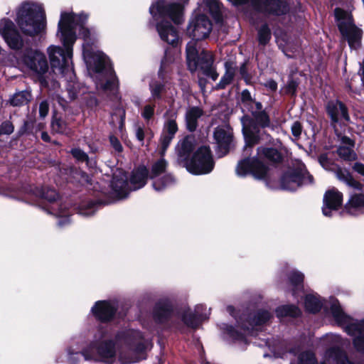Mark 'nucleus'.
I'll use <instances>...</instances> for the list:
<instances>
[{
	"mask_svg": "<svg viewBox=\"0 0 364 364\" xmlns=\"http://www.w3.org/2000/svg\"><path fill=\"white\" fill-rule=\"evenodd\" d=\"M241 100L244 106L247 107L250 111L256 108L257 110H260L262 105L260 102H256L251 96L250 92L247 90H244L241 93Z\"/></svg>",
	"mask_w": 364,
	"mask_h": 364,
	"instance_id": "72a5a7b5",
	"label": "nucleus"
},
{
	"mask_svg": "<svg viewBox=\"0 0 364 364\" xmlns=\"http://www.w3.org/2000/svg\"><path fill=\"white\" fill-rule=\"evenodd\" d=\"M136 136L137 139L139 141H141V142L144 141V129L141 127H138L136 128Z\"/></svg>",
	"mask_w": 364,
	"mask_h": 364,
	"instance_id": "13d9d810",
	"label": "nucleus"
},
{
	"mask_svg": "<svg viewBox=\"0 0 364 364\" xmlns=\"http://www.w3.org/2000/svg\"><path fill=\"white\" fill-rule=\"evenodd\" d=\"M51 127L52 130L56 133L68 134L70 132L66 123L61 119H55L53 120Z\"/></svg>",
	"mask_w": 364,
	"mask_h": 364,
	"instance_id": "a19ab883",
	"label": "nucleus"
},
{
	"mask_svg": "<svg viewBox=\"0 0 364 364\" xmlns=\"http://www.w3.org/2000/svg\"><path fill=\"white\" fill-rule=\"evenodd\" d=\"M240 74L241 75V77L245 80V81L247 82V83H249L250 81V77L247 73V65L246 63H243L240 68Z\"/></svg>",
	"mask_w": 364,
	"mask_h": 364,
	"instance_id": "864d4df0",
	"label": "nucleus"
},
{
	"mask_svg": "<svg viewBox=\"0 0 364 364\" xmlns=\"http://www.w3.org/2000/svg\"><path fill=\"white\" fill-rule=\"evenodd\" d=\"M272 317L271 314L267 311H258L255 318L250 322L251 326L261 325L269 321Z\"/></svg>",
	"mask_w": 364,
	"mask_h": 364,
	"instance_id": "ea45409f",
	"label": "nucleus"
},
{
	"mask_svg": "<svg viewBox=\"0 0 364 364\" xmlns=\"http://www.w3.org/2000/svg\"><path fill=\"white\" fill-rule=\"evenodd\" d=\"M150 90L152 98L159 99L161 94L166 92V85L157 81L153 82L150 84Z\"/></svg>",
	"mask_w": 364,
	"mask_h": 364,
	"instance_id": "58836bf2",
	"label": "nucleus"
},
{
	"mask_svg": "<svg viewBox=\"0 0 364 364\" xmlns=\"http://www.w3.org/2000/svg\"><path fill=\"white\" fill-rule=\"evenodd\" d=\"M163 73H162V69L161 68L160 71H159V77L163 80L164 81V77L162 76Z\"/></svg>",
	"mask_w": 364,
	"mask_h": 364,
	"instance_id": "774afa93",
	"label": "nucleus"
},
{
	"mask_svg": "<svg viewBox=\"0 0 364 364\" xmlns=\"http://www.w3.org/2000/svg\"><path fill=\"white\" fill-rule=\"evenodd\" d=\"M214 139L218 145V154L223 156L227 154L233 141L232 129L228 125L218 127L213 133Z\"/></svg>",
	"mask_w": 364,
	"mask_h": 364,
	"instance_id": "4468645a",
	"label": "nucleus"
},
{
	"mask_svg": "<svg viewBox=\"0 0 364 364\" xmlns=\"http://www.w3.org/2000/svg\"><path fill=\"white\" fill-rule=\"evenodd\" d=\"M211 30L212 23L203 14L196 16L191 20L188 33L193 39L186 46V58L188 69L191 72L200 69L205 75L215 81L218 74L213 67V54L198 43V41L209 36Z\"/></svg>",
	"mask_w": 364,
	"mask_h": 364,
	"instance_id": "f03ea898",
	"label": "nucleus"
},
{
	"mask_svg": "<svg viewBox=\"0 0 364 364\" xmlns=\"http://www.w3.org/2000/svg\"><path fill=\"white\" fill-rule=\"evenodd\" d=\"M15 21L23 33L35 36L46 28L45 12L40 4L23 1L16 9Z\"/></svg>",
	"mask_w": 364,
	"mask_h": 364,
	"instance_id": "423d86ee",
	"label": "nucleus"
},
{
	"mask_svg": "<svg viewBox=\"0 0 364 364\" xmlns=\"http://www.w3.org/2000/svg\"><path fill=\"white\" fill-rule=\"evenodd\" d=\"M70 153L73 156L75 159H76L79 161H85L87 165L90 164V166H92V162L90 161L88 156L85 152L78 148L73 149L70 151ZM95 162H93V165Z\"/></svg>",
	"mask_w": 364,
	"mask_h": 364,
	"instance_id": "37998d69",
	"label": "nucleus"
},
{
	"mask_svg": "<svg viewBox=\"0 0 364 364\" xmlns=\"http://www.w3.org/2000/svg\"><path fill=\"white\" fill-rule=\"evenodd\" d=\"M109 141L112 146V148L117 151L118 153H121L123 151V147L119 141V139L114 136H109Z\"/></svg>",
	"mask_w": 364,
	"mask_h": 364,
	"instance_id": "8fccbe9b",
	"label": "nucleus"
},
{
	"mask_svg": "<svg viewBox=\"0 0 364 364\" xmlns=\"http://www.w3.org/2000/svg\"><path fill=\"white\" fill-rule=\"evenodd\" d=\"M31 98V92L28 90L17 92L9 99V103L14 107H21L26 105Z\"/></svg>",
	"mask_w": 364,
	"mask_h": 364,
	"instance_id": "cd10ccee",
	"label": "nucleus"
},
{
	"mask_svg": "<svg viewBox=\"0 0 364 364\" xmlns=\"http://www.w3.org/2000/svg\"><path fill=\"white\" fill-rule=\"evenodd\" d=\"M168 116L167 122L164 124V133L174 136L178 131V126L176 122V112L168 111L166 112Z\"/></svg>",
	"mask_w": 364,
	"mask_h": 364,
	"instance_id": "f704fd0d",
	"label": "nucleus"
},
{
	"mask_svg": "<svg viewBox=\"0 0 364 364\" xmlns=\"http://www.w3.org/2000/svg\"><path fill=\"white\" fill-rule=\"evenodd\" d=\"M87 16L83 14L75 15L73 13H62L58 23V33H60L61 41L64 48L59 46H50L48 48V53L51 66L58 69L59 73L64 75H73L72 56L73 46L76 41L75 31L80 30V35L83 38L85 43L82 45L83 57L87 64H95L97 71H100L106 66L107 58L102 53L93 52L90 44V32L85 27Z\"/></svg>",
	"mask_w": 364,
	"mask_h": 364,
	"instance_id": "f257e3e1",
	"label": "nucleus"
},
{
	"mask_svg": "<svg viewBox=\"0 0 364 364\" xmlns=\"http://www.w3.org/2000/svg\"><path fill=\"white\" fill-rule=\"evenodd\" d=\"M154 113V105H147L144 107L141 112V116L145 119H149L152 117Z\"/></svg>",
	"mask_w": 364,
	"mask_h": 364,
	"instance_id": "09e8293b",
	"label": "nucleus"
},
{
	"mask_svg": "<svg viewBox=\"0 0 364 364\" xmlns=\"http://www.w3.org/2000/svg\"><path fill=\"white\" fill-rule=\"evenodd\" d=\"M243 134L245 139V146L244 151L246 155L250 154L252 148L259 142L262 139H268L269 135L266 134L264 131H260L257 127H253L252 129L250 127H244Z\"/></svg>",
	"mask_w": 364,
	"mask_h": 364,
	"instance_id": "f3484780",
	"label": "nucleus"
},
{
	"mask_svg": "<svg viewBox=\"0 0 364 364\" xmlns=\"http://www.w3.org/2000/svg\"><path fill=\"white\" fill-rule=\"evenodd\" d=\"M187 170L193 174L200 175L210 173L214 167L210 148L200 146L193 156L185 162Z\"/></svg>",
	"mask_w": 364,
	"mask_h": 364,
	"instance_id": "9d476101",
	"label": "nucleus"
},
{
	"mask_svg": "<svg viewBox=\"0 0 364 364\" xmlns=\"http://www.w3.org/2000/svg\"><path fill=\"white\" fill-rule=\"evenodd\" d=\"M297 85V83L294 80H290L287 85V92L294 95L296 90Z\"/></svg>",
	"mask_w": 364,
	"mask_h": 364,
	"instance_id": "5fc2aeb1",
	"label": "nucleus"
},
{
	"mask_svg": "<svg viewBox=\"0 0 364 364\" xmlns=\"http://www.w3.org/2000/svg\"><path fill=\"white\" fill-rule=\"evenodd\" d=\"M327 112L333 123L349 121L346 107L340 101H331L327 105Z\"/></svg>",
	"mask_w": 364,
	"mask_h": 364,
	"instance_id": "a211bd4d",
	"label": "nucleus"
},
{
	"mask_svg": "<svg viewBox=\"0 0 364 364\" xmlns=\"http://www.w3.org/2000/svg\"><path fill=\"white\" fill-rule=\"evenodd\" d=\"M208 315L209 312L206 310L205 306L199 304L196 306L194 314H185L183 316V321L187 326L196 328L201 321L206 319Z\"/></svg>",
	"mask_w": 364,
	"mask_h": 364,
	"instance_id": "aec40b11",
	"label": "nucleus"
},
{
	"mask_svg": "<svg viewBox=\"0 0 364 364\" xmlns=\"http://www.w3.org/2000/svg\"><path fill=\"white\" fill-rule=\"evenodd\" d=\"M319 162L323 167L326 168L328 163L327 156L326 155H321L319 156Z\"/></svg>",
	"mask_w": 364,
	"mask_h": 364,
	"instance_id": "052dcab7",
	"label": "nucleus"
},
{
	"mask_svg": "<svg viewBox=\"0 0 364 364\" xmlns=\"http://www.w3.org/2000/svg\"><path fill=\"white\" fill-rule=\"evenodd\" d=\"M49 111V105L46 100L42 101L39 105V114L42 118L47 116Z\"/></svg>",
	"mask_w": 364,
	"mask_h": 364,
	"instance_id": "603ef678",
	"label": "nucleus"
},
{
	"mask_svg": "<svg viewBox=\"0 0 364 364\" xmlns=\"http://www.w3.org/2000/svg\"><path fill=\"white\" fill-rule=\"evenodd\" d=\"M302 127L299 122H294L291 126V133L294 136L298 139L301 134Z\"/></svg>",
	"mask_w": 364,
	"mask_h": 364,
	"instance_id": "3c124183",
	"label": "nucleus"
},
{
	"mask_svg": "<svg viewBox=\"0 0 364 364\" xmlns=\"http://www.w3.org/2000/svg\"><path fill=\"white\" fill-rule=\"evenodd\" d=\"M343 195L335 188L327 191L323 197L322 212L325 216H331L333 210H338L342 205Z\"/></svg>",
	"mask_w": 364,
	"mask_h": 364,
	"instance_id": "dca6fc26",
	"label": "nucleus"
},
{
	"mask_svg": "<svg viewBox=\"0 0 364 364\" xmlns=\"http://www.w3.org/2000/svg\"><path fill=\"white\" fill-rule=\"evenodd\" d=\"M41 138L45 141H48L49 139H50V137H49L48 134L46 132H43L41 134Z\"/></svg>",
	"mask_w": 364,
	"mask_h": 364,
	"instance_id": "0e129e2a",
	"label": "nucleus"
},
{
	"mask_svg": "<svg viewBox=\"0 0 364 364\" xmlns=\"http://www.w3.org/2000/svg\"><path fill=\"white\" fill-rule=\"evenodd\" d=\"M127 183L124 181H116L115 178L112 181V188L119 199L125 198L129 194L126 189Z\"/></svg>",
	"mask_w": 364,
	"mask_h": 364,
	"instance_id": "4c0bfd02",
	"label": "nucleus"
},
{
	"mask_svg": "<svg viewBox=\"0 0 364 364\" xmlns=\"http://www.w3.org/2000/svg\"><path fill=\"white\" fill-rule=\"evenodd\" d=\"M203 114V111L198 107L188 109L186 113V127L190 132H193L198 127V119Z\"/></svg>",
	"mask_w": 364,
	"mask_h": 364,
	"instance_id": "a878e982",
	"label": "nucleus"
},
{
	"mask_svg": "<svg viewBox=\"0 0 364 364\" xmlns=\"http://www.w3.org/2000/svg\"><path fill=\"white\" fill-rule=\"evenodd\" d=\"M277 317L285 316L297 317L300 315V309L294 305H285L277 308L276 310Z\"/></svg>",
	"mask_w": 364,
	"mask_h": 364,
	"instance_id": "473e14b6",
	"label": "nucleus"
},
{
	"mask_svg": "<svg viewBox=\"0 0 364 364\" xmlns=\"http://www.w3.org/2000/svg\"><path fill=\"white\" fill-rule=\"evenodd\" d=\"M228 1L231 2L234 5L243 4L248 1V0H228Z\"/></svg>",
	"mask_w": 364,
	"mask_h": 364,
	"instance_id": "680f3d73",
	"label": "nucleus"
},
{
	"mask_svg": "<svg viewBox=\"0 0 364 364\" xmlns=\"http://www.w3.org/2000/svg\"><path fill=\"white\" fill-rule=\"evenodd\" d=\"M325 339L331 341L333 346L326 351L325 360L321 364H354L348 360L346 354L340 349L341 338L339 336L330 334L327 335Z\"/></svg>",
	"mask_w": 364,
	"mask_h": 364,
	"instance_id": "ddd939ff",
	"label": "nucleus"
},
{
	"mask_svg": "<svg viewBox=\"0 0 364 364\" xmlns=\"http://www.w3.org/2000/svg\"><path fill=\"white\" fill-rule=\"evenodd\" d=\"M116 307L113 304L107 301H97L92 307L94 316L102 321H109L114 315Z\"/></svg>",
	"mask_w": 364,
	"mask_h": 364,
	"instance_id": "6ab92c4d",
	"label": "nucleus"
},
{
	"mask_svg": "<svg viewBox=\"0 0 364 364\" xmlns=\"http://www.w3.org/2000/svg\"><path fill=\"white\" fill-rule=\"evenodd\" d=\"M289 352L297 357L296 360L291 361V364H317L314 353L309 350H302L301 346L289 347Z\"/></svg>",
	"mask_w": 364,
	"mask_h": 364,
	"instance_id": "412c9836",
	"label": "nucleus"
},
{
	"mask_svg": "<svg viewBox=\"0 0 364 364\" xmlns=\"http://www.w3.org/2000/svg\"><path fill=\"white\" fill-rule=\"evenodd\" d=\"M360 71L361 72L360 73V75H361V80H362V82H363V85L364 86V59H363V61L362 63H360Z\"/></svg>",
	"mask_w": 364,
	"mask_h": 364,
	"instance_id": "e2e57ef3",
	"label": "nucleus"
},
{
	"mask_svg": "<svg viewBox=\"0 0 364 364\" xmlns=\"http://www.w3.org/2000/svg\"><path fill=\"white\" fill-rule=\"evenodd\" d=\"M173 137H174V136H172V135H170V134L163 132V134L161 136V146H162L161 155L164 154L166 149L169 146V144H170L171 141H172V139H173Z\"/></svg>",
	"mask_w": 364,
	"mask_h": 364,
	"instance_id": "49530a36",
	"label": "nucleus"
},
{
	"mask_svg": "<svg viewBox=\"0 0 364 364\" xmlns=\"http://www.w3.org/2000/svg\"><path fill=\"white\" fill-rule=\"evenodd\" d=\"M348 146H341L337 149L338 155L345 161H355L357 158V155L353 149L354 143L350 140L348 139Z\"/></svg>",
	"mask_w": 364,
	"mask_h": 364,
	"instance_id": "c85d7f7f",
	"label": "nucleus"
},
{
	"mask_svg": "<svg viewBox=\"0 0 364 364\" xmlns=\"http://www.w3.org/2000/svg\"><path fill=\"white\" fill-rule=\"evenodd\" d=\"M204 3L215 21H221L223 8L218 0H204Z\"/></svg>",
	"mask_w": 364,
	"mask_h": 364,
	"instance_id": "c756f323",
	"label": "nucleus"
},
{
	"mask_svg": "<svg viewBox=\"0 0 364 364\" xmlns=\"http://www.w3.org/2000/svg\"><path fill=\"white\" fill-rule=\"evenodd\" d=\"M14 130L13 124L9 121H4L0 124V135L11 134Z\"/></svg>",
	"mask_w": 364,
	"mask_h": 364,
	"instance_id": "a18cd8bd",
	"label": "nucleus"
},
{
	"mask_svg": "<svg viewBox=\"0 0 364 364\" xmlns=\"http://www.w3.org/2000/svg\"><path fill=\"white\" fill-rule=\"evenodd\" d=\"M228 334L235 340H240L243 338V335L237 333L232 327L228 329Z\"/></svg>",
	"mask_w": 364,
	"mask_h": 364,
	"instance_id": "6e6d98bb",
	"label": "nucleus"
},
{
	"mask_svg": "<svg viewBox=\"0 0 364 364\" xmlns=\"http://www.w3.org/2000/svg\"><path fill=\"white\" fill-rule=\"evenodd\" d=\"M149 171L144 166H139L135 168L131 175L129 181L132 186V190H137L144 187L147 181Z\"/></svg>",
	"mask_w": 364,
	"mask_h": 364,
	"instance_id": "4be33fe9",
	"label": "nucleus"
},
{
	"mask_svg": "<svg viewBox=\"0 0 364 364\" xmlns=\"http://www.w3.org/2000/svg\"><path fill=\"white\" fill-rule=\"evenodd\" d=\"M119 112L122 117V124L123 123L124 118L125 117V112L124 109H119Z\"/></svg>",
	"mask_w": 364,
	"mask_h": 364,
	"instance_id": "338daca9",
	"label": "nucleus"
},
{
	"mask_svg": "<svg viewBox=\"0 0 364 364\" xmlns=\"http://www.w3.org/2000/svg\"><path fill=\"white\" fill-rule=\"evenodd\" d=\"M334 13L342 36L348 41L350 49L358 50L361 46L362 30L354 24L353 16L349 11L336 8Z\"/></svg>",
	"mask_w": 364,
	"mask_h": 364,
	"instance_id": "6e6552de",
	"label": "nucleus"
},
{
	"mask_svg": "<svg viewBox=\"0 0 364 364\" xmlns=\"http://www.w3.org/2000/svg\"><path fill=\"white\" fill-rule=\"evenodd\" d=\"M353 170L361 176H364V164L360 162H356L353 166Z\"/></svg>",
	"mask_w": 364,
	"mask_h": 364,
	"instance_id": "4d7b16f0",
	"label": "nucleus"
},
{
	"mask_svg": "<svg viewBox=\"0 0 364 364\" xmlns=\"http://www.w3.org/2000/svg\"><path fill=\"white\" fill-rule=\"evenodd\" d=\"M167 168V162L164 159H160L154 162L149 173V177L153 180V188L156 191H161L171 186L174 179L171 174H165L162 177L161 176L165 173Z\"/></svg>",
	"mask_w": 364,
	"mask_h": 364,
	"instance_id": "f8f14e48",
	"label": "nucleus"
},
{
	"mask_svg": "<svg viewBox=\"0 0 364 364\" xmlns=\"http://www.w3.org/2000/svg\"><path fill=\"white\" fill-rule=\"evenodd\" d=\"M336 174L338 179L346 183L348 186L355 190H360L364 193L363 185L360 182L355 181L347 170L338 168L336 171Z\"/></svg>",
	"mask_w": 364,
	"mask_h": 364,
	"instance_id": "bb28decb",
	"label": "nucleus"
},
{
	"mask_svg": "<svg viewBox=\"0 0 364 364\" xmlns=\"http://www.w3.org/2000/svg\"><path fill=\"white\" fill-rule=\"evenodd\" d=\"M58 196V193L55 189H47L42 193V197L50 202L56 200Z\"/></svg>",
	"mask_w": 364,
	"mask_h": 364,
	"instance_id": "de8ad7c7",
	"label": "nucleus"
},
{
	"mask_svg": "<svg viewBox=\"0 0 364 364\" xmlns=\"http://www.w3.org/2000/svg\"><path fill=\"white\" fill-rule=\"evenodd\" d=\"M173 314V309L168 301L159 302L154 309V316L156 321L164 322Z\"/></svg>",
	"mask_w": 364,
	"mask_h": 364,
	"instance_id": "b1692460",
	"label": "nucleus"
},
{
	"mask_svg": "<svg viewBox=\"0 0 364 364\" xmlns=\"http://www.w3.org/2000/svg\"><path fill=\"white\" fill-rule=\"evenodd\" d=\"M251 112L257 123L262 128L269 127L270 126V119L264 111H261V109L257 110L256 108H255L253 110H251Z\"/></svg>",
	"mask_w": 364,
	"mask_h": 364,
	"instance_id": "e433bc0d",
	"label": "nucleus"
},
{
	"mask_svg": "<svg viewBox=\"0 0 364 364\" xmlns=\"http://www.w3.org/2000/svg\"><path fill=\"white\" fill-rule=\"evenodd\" d=\"M140 359H141V358L136 357V358H133V359H130V360H124V362L128 363H135V362H138Z\"/></svg>",
	"mask_w": 364,
	"mask_h": 364,
	"instance_id": "69168bd1",
	"label": "nucleus"
},
{
	"mask_svg": "<svg viewBox=\"0 0 364 364\" xmlns=\"http://www.w3.org/2000/svg\"><path fill=\"white\" fill-rule=\"evenodd\" d=\"M257 156V158H247L240 161L236 168L237 174L245 176L252 173L255 178L262 179L266 176L268 168L261 160L271 164H277L282 161L281 152L272 147H258Z\"/></svg>",
	"mask_w": 364,
	"mask_h": 364,
	"instance_id": "0eeeda50",
	"label": "nucleus"
},
{
	"mask_svg": "<svg viewBox=\"0 0 364 364\" xmlns=\"http://www.w3.org/2000/svg\"><path fill=\"white\" fill-rule=\"evenodd\" d=\"M196 144V139L193 136L185 137L178 145V153L180 159L185 162L188 160V157Z\"/></svg>",
	"mask_w": 364,
	"mask_h": 364,
	"instance_id": "5701e85b",
	"label": "nucleus"
},
{
	"mask_svg": "<svg viewBox=\"0 0 364 364\" xmlns=\"http://www.w3.org/2000/svg\"><path fill=\"white\" fill-rule=\"evenodd\" d=\"M255 9L269 14L279 16L286 14L289 7L284 0H251Z\"/></svg>",
	"mask_w": 364,
	"mask_h": 364,
	"instance_id": "2eb2a0df",
	"label": "nucleus"
},
{
	"mask_svg": "<svg viewBox=\"0 0 364 364\" xmlns=\"http://www.w3.org/2000/svg\"><path fill=\"white\" fill-rule=\"evenodd\" d=\"M265 86L272 91H275L277 88V82L273 80H269L265 83Z\"/></svg>",
	"mask_w": 364,
	"mask_h": 364,
	"instance_id": "bf43d9fd",
	"label": "nucleus"
},
{
	"mask_svg": "<svg viewBox=\"0 0 364 364\" xmlns=\"http://www.w3.org/2000/svg\"><path fill=\"white\" fill-rule=\"evenodd\" d=\"M103 331H99V335H95L94 343L82 352L86 360H100L111 363L115 355L114 345L122 350L128 351L138 355L148 346V340L144 338L141 333L134 329L124 330L116 336L115 343L105 341Z\"/></svg>",
	"mask_w": 364,
	"mask_h": 364,
	"instance_id": "7ed1b4c3",
	"label": "nucleus"
},
{
	"mask_svg": "<svg viewBox=\"0 0 364 364\" xmlns=\"http://www.w3.org/2000/svg\"><path fill=\"white\" fill-rule=\"evenodd\" d=\"M346 208L350 215L362 213L364 210V195L361 193L352 195Z\"/></svg>",
	"mask_w": 364,
	"mask_h": 364,
	"instance_id": "393cba45",
	"label": "nucleus"
},
{
	"mask_svg": "<svg viewBox=\"0 0 364 364\" xmlns=\"http://www.w3.org/2000/svg\"><path fill=\"white\" fill-rule=\"evenodd\" d=\"M0 35L6 45L16 51L14 58L17 65L29 69L39 77L48 72V64L44 54L30 48H24V41L11 19L0 20Z\"/></svg>",
	"mask_w": 364,
	"mask_h": 364,
	"instance_id": "20e7f679",
	"label": "nucleus"
},
{
	"mask_svg": "<svg viewBox=\"0 0 364 364\" xmlns=\"http://www.w3.org/2000/svg\"><path fill=\"white\" fill-rule=\"evenodd\" d=\"M225 73L221 78L220 82L218 85V87L220 89L224 88L226 85H229L232 80H233L235 70L232 66V63L229 62H226L225 64Z\"/></svg>",
	"mask_w": 364,
	"mask_h": 364,
	"instance_id": "c9c22d12",
	"label": "nucleus"
},
{
	"mask_svg": "<svg viewBox=\"0 0 364 364\" xmlns=\"http://www.w3.org/2000/svg\"><path fill=\"white\" fill-rule=\"evenodd\" d=\"M149 11L156 20L162 18L156 24V30L161 39L170 45L176 46L179 39L178 31L165 18H169L175 24H181L183 21L181 6L165 0H158L151 6Z\"/></svg>",
	"mask_w": 364,
	"mask_h": 364,
	"instance_id": "39448f33",
	"label": "nucleus"
},
{
	"mask_svg": "<svg viewBox=\"0 0 364 364\" xmlns=\"http://www.w3.org/2000/svg\"><path fill=\"white\" fill-rule=\"evenodd\" d=\"M304 304L306 311L311 313L318 312L322 306L319 297L314 294L306 295Z\"/></svg>",
	"mask_w": 364,
	"mask_h": 364,
	"instance_id": "2f4dec72",
	"label": "nucleus"
},
{
	"mask_svg": "<svg viewBox=\"0 0 364 364\" xmlns=\"http://www.w3.org/2000/svg\"><path fill=\"white\" fill-rule=\"evenodd\" d=\"M313 183V176L304 168L289 170L281 178V188L287 191H296L304 184Z\"/></svg>",
	"mask_w": 364,
	"mask_h": 364,
	"instance_id": "9b49d317",
	"label": "nucleus"
},
{
	"mask_svg": "<svg viewBox=\"0 0 364 364\" xmlns=\"http://www.w3.org/2000/svg\"><path fill=\"white\" fill-rule=\"evenodd\" d=\"M271 38V31L267 25L260 28L258 31V41L262 45H266Z\"/></svg>",
	"mask_w": 364,
	"mask_h": 364,
	"instance_id": "79ce46f5",
	"label": "nucleus"
},
{
	"mask_svg": "<svg viewBox=\"0 0 364 364\" xmlns=\"http://www.w3.org/2000/svg\"><path fill=\"white\" fill-rule=\"evenodd\" d=\"M96 86L97 89L114 93L118 90V79L115 75L112 73L110 77L106 80L105 83L103 82H97Z\"/></svg>",
	"mask_w": 364,
	"mask_h": 364,
	"instance_id": "7c9ffc66",
	"label": "nucleus"
},
{
	"mask_svg": "<svg viewBox=\"0 0 364 364\" xmlns=\"http://www.w3.org/2000/svg\"><path fill=\"white\" fill-rule=\"evenodd\" d=\"M333 317L336 323L350 335L355 336L353 344L356 350L364 353V321L358 322L346 315L341 306L333 304L331 306Z\"/></svg>",
	"mask_w": 364,
	"mask_h": 364,
	"instance_id": "1a4fd4ad",
	"label": "nucleus"
},
{
	"mask_svg": "<svg viewBox=\"0 0 364 364\" xmlns=\"http://www.w3.org/2000/svg\"><path fill=\"white\" fill-rule=\"evenodd\" d=\"M304 277V276L301 272L293 271L291 272L289 279L292 286L299 287L302 285Z\"/></svg>",
	"mask_w": 364,
	"mask_h": 364,
	"instance_id": "c03bdc74",
	"label": "nucleus"
}]
</instances>
